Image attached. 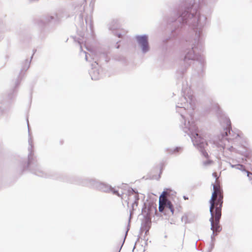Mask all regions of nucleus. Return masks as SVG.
<instances>
[{"mask_svg":"<svg viewBox=\"0 0 252 252\" xmlns=\"http://www.w3.org/2000/svg\"><path fill=\"white\" fill-rule=\"evenodd\" d=\"M197 7L196 4H192L179 12L177 18L173 22L170 35L163 41L164 44H167L169 41L182 35L189 30H191L194 34L192 38L186 40L188 47L184 52L181 66L177 71L176 75L178 79L183 78L187 69L194 61L198 63V66L195 69L197 76L202 77L204 75L206 62L200 53L202 49V29L206 24L207 17L201 15Z\"/></svg>","mask_w":252,"mask_h":252,"instance_id":"f257e3e1","label":"nucleus"},{"mask_svg":"<svg viewBox=\"0 0 252 252\" xmlns=\"http://www.w3.org/2000/svg\"><path fill=\"white\" fill-rule=\"evenodd\" d=\"M182 94L176 105V112L181 117L180 126L183 131L191 138L193 145L206 158L209 157L205 150L208 145L206 140L201 136L194 119L193 110L195 107V98L191 94L190 88L184 87L183 84Z\"/></svg>","mask_w":252,"mask_h":252,"instance_id":"f03ea898","label":"nucleus"},{"mask_svg":"<svg viewBox=\"0 0 252 252\" xmlns=\"http://www.w3.org/2000/svg\"><path fill=\"white\" fill-rule=\"evenodd\" d=\"M29 147L28 148V158L27 163L23 166V170L29 169L31 173L38 176L44 178H51L54 179L60 180L63 182H67L71 184L81 185L94 189L96 179L80 177H68L66 175L55 172H45L37 162L33 153V145L32 138H29Z\"/></svg>","mask_w":252,"mask_h":252,"instance_id":"7ed1b4c3","label":"nucleus"},{"mask_svg":"<svg viewBox=\"0 0 252 252\" xmlns=\"http://www.w3.org/2000/svg\"><path fill=\"white\" fill-rule=\"evenodd\" d=\"M215 109L220 122L223 128L217 139L214 141V144L220 151L225 149L230 152L235 148L233 145H238L240 143L241 136L238 130L237 132L232 130L231 121L229 118L220 110L218 104H215Z\"/></svg>","mask_w":252,"mask_h":252,"instance_id":"20e7f679","label":"nucleus"},{"mask_svg":"<svg viewBox=\"0 0 252 252\" xmlns=\"http://www.w3.org/2000/svg\"><path fill=\"white\" fill-rule=\"evenodd\" d=\"M60 22V17L57 14L44 16L36 21V23L39 27L44 28L43 32L46 29L50 30L54 28L55 26Z\"/></svg>","mask_w":252,"mask_h":252,"instance_id":"39448f33","label":"nucleus"},{"mask_svg":"<svg viewBox=\"0 0 252 252\" xmlns=\"http://www.w3.org/2000/svg\"><path fill=\"white\" fill-rule=\"evenodd\" d=\"M127 199L126 200V202L127 203V206L129 204V201H132L131 205V209L130 210V215L129 220L131 219L133 212L134 210V206H137L138 204V201L139 200V193L136 189L129 188L127 190Z\"/></svg>","mask_w":252,"mask_h":252,"instance_id":"423d86ee","label":"nucleus"},{"mask_svg":"<svg viewBox=\"0 0 252 252\" xmlns=\"http://www.w3.org/2000/svg\"><path fill=\"white\" fill-rule=\"evenodd\" d=\"M135 39L143 54H146L150 51L148 35L146 34L136 35L135 36Z\"/></svg>","mask_w":252,"mask_h":252,"instance_id":"0eeeda50","label":"nucleus"},{"mask_svg":"<svg viewBox=\"0 0 252 252\" xmlns=\"http://www.w3.org/2000/svg\"><path fill=\"white\" fill-rule=\"evenodd\" d=\"M108 30L111 32L119 38H123L126 32L121 29V25L118 19H113L107 25Z\"/></svg>","mask_w":252,"mask_h":252,"instance_id":"6e6552de","label":"nucleus"},{"mask_svg":"<svg viewBox=\"0 0 252 252\" xmlns=\"http://www.w3.org/2000/svg\"><path fill=\"white\" fill-rule=\"evenodd\" d=\"M35 52V50L33 51V53L32 56H31L30 61H29L28 59H27L22 63L20 72L19 73V76L15 81V89H16L17 87H18V86L20 85V82L23 78V77L24 75V72L26 71L30 67L32 60L33 58V55H34Z\"/></svg>","mask_w":252,"mask_h":252,"instance_id":"1a4fd4ad","label":"nucleus"},{"mask_svg":"<svg viewBox=\"0 0 252 252\" xmlns=\"http://www.w3.org/2000/svg\"><path fill=\"white\" fill-rule=\"evenodd\" d=\"M95 61L98 63V65L100 64L101 65L102 64L106 63L108 62L110 60V58L108 56V52L106 51H98L96 52L95 55Z\"/></svg>","mask_w":252,"mask_h":252,"instance_id":"9d476101","label":"nucleus"},{"mask_svg":"<svg viewBox=\"0 0 252 252\" xmlns=\"http://www.w3.org/2000/svg\"><path fill=\"white\" fill-rule=\"evenodd\" d=\"M92 69L89 71V74L92 80H97L100 78V72L98 69V63L94 62L92 64Z\"/></svg>","mask_w":252,"mask_h":252,"instance_id":"9b49d317","label":"nucleus"},{"mask_svg":"<svg viewBox=\"0 0 252 252\" xmlns=\"http://www.w3.org/2000/svg\"><path fill=\"white\" fill-rule=\"evenodd\" d=\"M213 186V192L212 193L211 198L209 201L211 209L214 205L215 200L214 198L217 197V195L222 194V189L218 187L217 185H214L212 183Z\"/></svg>","mask_w":252,"mask_h":252,"instance_id":"f8f14e48","label":"nucleus"},{"mask_svg":"<svg viewBox=\"0 0 252 252\" xmlns=\"http://www.w3.org/2000/svg\"><path fill=\"white\" fill-rule=\"evenodd\" d=\"M94 189L101 191L110 192V189H112V187L108 184L96 180Z\"/></svg>","mask_w":252,"mask_h":252,"instance_id":"ddd939ff","label":"nucleus"},{"mask_svg":"<svg viewBox=\"0 0 252 252\" xmlns=\"http://www.w3.org/2000/svg\"><path fill=\"white\" fill-rule=\"evenodd\" d=\"M80 13L79 14L77 19L78 20V23H77V26L80 27V28L82 29V30H85L86 28V25H87V21L85 20L86 21V25L84 24V20H83V17H84V14L83 12L84 11V7H82L81 6L80 7Z\"/></svg>","mask_w":252,"mask_h":252,"instance_id":"4468645a","label":"nucleus"},{"mask_svg":"<svg viewBox=\"0 0 252 252\" xmlns=\"http://www.w3.org/2000/svg\"><path fill=\"white\" fill-rule=\"evenodd\" d=\"M151 226V221L148 217H145V219L141 223V231H145V235H147Z\"/></svg>","mask_w":252,"mask_h":252,"instance_id":"2eb2a0df","label":"nucleus"},{"mask_svg":"<svg viewBox=\"0 0 252 252\" xmlns=\"http://www.w3.org/2000/svg\"><path fill=\"white\" fill-rule=\"evenodd\" d=\"M213 216L214 218V221H220L221 216V207H219L215 205L212 207Z\"/></svg>","mask_w":252,"mask_h":252,"instance_id":"dca6fc26","label":"nucleus"},{"mask_svg":"<svg viewBox=\"0 0 252 252\" xmlns=\"http://www.w3.org/2000/svg\"><path fill=\"white\" fill-rule=\"evenodd\" d=\"M234 168L241 171L244 175H247V176L250 180H252V174L246 170L244 165L240 164H235V167H234Z\"/></svg>","mask_w":252,"mask_h":252,"instance_id":"f3484780","label":"nucleus"},{"mask_svg":"<svg viewBox=\"0 0 252 252\" xmlns=\"http://www.w3.org/2000/svg\"><path fill=\"white\" fill-rule=\"evenodd\" d=\"M221 226L220 224V221H214V224L211 225V229L213 230V234L216 233V235H218V233H219L221 230Z\"/></svg>","mask_w":252,"mask_h":252,"instance_id":"a211bd4d","label":"nucleus"},{"mask_svg":"<svg viewBox=\"0 0 252 252\" xmlns=\"http://www.w3.org/2000/svg\"><path fill=\"white\" fill-rule=\"evenodd\" d=\"M164 207H165V211H170L172 215L174 214V207H173V205L172 202L170 201H169L168 200H165Z\"/></svg>","mask_w":252,"mask_h":252,"instance_id":"6ab92c4d","label":"nucleus"},{"mask_svg":"<svg viewBox=\"0 0 252 252\" xmlns=\"http://www.w3.org/2000/svg\"><path fill=\"white\" fill-rule=\"evenodd\" d=\"M183 147L177 146L173 149H168V153L170 154H179L183 151Z\"/></svg>","mask_w":252,"mask_h":252,"instance_id":"aec40b11","label":"nucleus"},{"mask_svg":"<svg viewBox=\"0 0 252 252\" xmlns=\"http://www.w3.org/2000/svg\"><path fill=\"white\" fill-rule=\"evenodd\" d=\"M217 199L216 202H215V206H218L219 207H221L223 203V194L217 195Z\"/></svg>","mask_w":252,"mask_h":252,"instance_id":"412c9836","label":"nucleus"},{"mask_svg":"<svg viewBox=\"0 0 252 252\" xmlns=\"http://www.w3.org/2000/svg\"><path fill=\"white\" fill-rule=\"evenodd\" d=\"M164 163H161L160 164V167H159L160 171H159V173L158 175V176H156V175H153L152 176V177H151V178L152 179H156V180H159L160 178V177H161V174L162 173V171H163V170L164 169Z\"/></svg>","mask_w":252,"mask_h":252,"instance_id":"4be33fe9","label":"nucleus"},{"mask_svg":"<svg viewBox=\"0 0 252 252\" xmlns=\"http://www.w3.org/2000/svg\"><path fill=\"white\" fill-rule=\"evenodd\" d=\"M153 211L152 208L148 207V208L146 207V205L144 203V207L142 209V213H145L147 216L150 215L151 212Z\"/></svg>","mask_w":252,"mask_h":252,"instance_id":"5701e85b","label":"nucleus"},{"mask_svg":"<svg viewBox=\"0 0 252 252\" xmlns=\"http://www.w3.org/2000/svg\"><path fill=\"white\" fill-rule=\"evenodd\" d=\"M6 106L3 101H0V116H2L5 112Z\"/></svg>","mask_w":252,"mask_h":252,"instance_id":"b1692460","label":"nucleus"},{"mask_svg":"<svg viewBox=\"0 0 252 252\" xmlns=\"http://www.w3.org/2000/svg\"><path fill=\"white\" fill-rule=\"evenodd\" d=\"M110 192H112L113 194H115L119 197L121 196V195L123 194H124L123 193H122V194H120L118 190L116 189H114V188H112V189H110Z\"/></svg>","mask_w":252,"mask_h":252,"instance_id":"393cba45","label":"nucleus"},{"mask_svg":"<svg viewBox=\"0 0 252 252\" xmlns=\"http://www.w3.org/2000/svg\"><path fill=\"white\" fill-rule=\"evenodd\" d=\"M210 214H211V217L210 218V220H209V221H210L211 222V225H212V224H214V222L213 221V211H212V208L211 209V208L210 207Z\"/></svg>","mask_w":252,"mask_h":252,"instance_id":"a878e982","label":"nucleus"},{"mask_svg":"<svg viewBox=\"0 0 252 252\" xmlns=\"http://www.w3.org/2000/svg\"><path fill=\"white\" fill-rule=\"evenodd\" d=\"M212 162V160L210 159H207L204 161H203V165L204 166H208L210 165Z\"/></svg>","mask_w":252,"mask_h":252,"instance_id":"bb28decb","label":"nucleus"},{"mask_svg":"<svg viewBox=\"0 0 252 252\" xmlns=\"http://www.w3.org/2000/svg\"><path fill=\"white\" fill-rule=\"evenodd\" d=\"M217 235H216V233L215 232V234H213L211 235V241H212V243H211V246L212 247H214V241H215V236H216Z\"/></svg>","mask_w":252,"mask_h":252,"instance_id":"cd10ccee","label":"nucleus"},{"mask_svg":"<svg viewBox=\"0 0 252 252\" xmlns=\"http://www.w3.org/2000/svg\"><path fill=\"white\" fill-rule=\"evenodd\" d=\"M182 221H185V223H187V217L186 216H183L181 218Z\"/></svg>","mask_w":252,"mask_h":252,"instance_id":"c85d7f7f","label":"nucleus"},{"mask_svg":"<svg viewBox=\"0 0 252 252\" xmlns=\"http://www.w3.org/2000/svg\"><path fill=\"white\" fill-rule=\"evenodd\" d=\"M83 53H84V54H85V59H86V60L87 61H88L89 60V57H88V53H87L86 52H85V51L83 52ZM89 56H91V55H90V54H89Z\"/></svg>","mask_w":252,"mask_h":252,"instance_id":"c756f323","label":"nucleus"},{"mask_svg":"<svg viewBox=\"0 0 252 252\" xmlns=\"http://www.w3.org/2000/svg\"><path fill=\"white\" fill-rule=\"evenodd\" d=\"M165 194H166V191L165 190H164L159 196V199H160L161 196L165 195Z\"/></svg>","mask_w":252,"mask_h":252,"instance_id":"7c9ffc66","label":"nucleus"},{"mask_svg":"<svg viewBox=\"0 0 252 252\" xmlns=\"http://www.w3.org/2000/svg\"><path fill=\"white\" fill-rule=\"evenodd\" d=\"M120 42V41H118L116 42V45L115 46L116 48L119 49L120 48V45L118 44V43Z\"/></svg>","mask_w":252,"mask_h":252,"instance_id":"2f4dec72","label":"nucleus"},{"mask_svg":"<svg viewBox=\"0 0 252 252\" xmlns=\"http://www.w3.org/2000/svg\"><path fill=\"white\" fill-rule=\"evenodd\" d=\"M158 209H159V212H163V209L162 207L160 205L159 206Z\"/></svg>","mask_w":252,"mask_h":252,"instance_id":"473e14b6","label":"nucleus"},{"mask_svg":"<svg viewBox=\"0 0 252 252\" xmlns=\"http://www.w3.org/2000/svg\"><path fill=\"white\" fill-rule=\"evenodd\" d=\"M230 165L232 168H234V167H235V164H232L231 163H230Z\"/></svg>","mask_w":252,"mask_h":252,"instance_id":"72a5a7b5","label":"nucleus"},{"mask_svg":"<svg viewBox=\"0 0 252 252\" xmlns=\"http://www.w3.org/2000/svg\"><path fill=\"white\" fill-rule=\"evenodd\" d=\"M183 198L185 199V200H188L189 199L188 197L184 195L183 196Z\"/></svg>","mask_w":252,"mask_h":252,"instance_id":"f704fd0d","label":"nucleus"},{"mask_svg":"<svg viewBox=\"0 0 252 252\" xmlns=\"http://www.w3.org/2000/svg\"><path fill=\"white\" fill-rule=\"evenodd\" d=\"M27 124H28V126L29 133H30V129H29V121L28 119H27Z\"/></svg>","mask_w":252,"mask_h":252,"instance_id":"c9c22d12","label":"nucleus"},{"mask_svg":"<svg viewBox=\"0 0 252 252\" xmlns=\"http://www.w3.org/2000/svg\"><path fill=\"white\" fill-rule=\"evenodd\" d=\"M128 230H129V228H127V230H126V232L125 237H126V234H127V231H128Z\"/></svg>","mask_w":252,"mask_h":252,"instance_id":"e433bc0d","label":"nucleus"},{"mask_svg":"<svg viewBox=\"0 0 252 252\" xmlns=\"http://www.w3.org/2000/svg\"><path fill=\"white\" fill-rule=\"evenodd\" d=\"M215 173H213V175L214 176H215V177H216V176H215Z\"/></svg>","mask_w":252,"mask_h":252,"instance_id":"4c0bfd02","label":"nucleus"},{"mask_svg":"<svg viewBox=\"0 0 252 252\" xmlns=\"http://www.w3.org/2000/svg\"><path fill=\"white\" fill-rule=\"evenodd\" d=\"M215 173H213V175L214 176H215V177H216V176H215Z\"/></svg>","mask_w":252,"mask_h":252,"instance_id":"58836bf2","label":"nucleus"},{"mask_svg":"<svg viewBox=\"0 0 252 252\" xmlns=\"http://www.w3.org/2000/svg\"><path fill=\"white\" fill-rule=\"evenodd\" d=\"M197 243V241H196V242H195V247H196Z\"/></svg>","mask_w":252,"mask_h":252,"instance_id":"ea45409f","label":"nucleus"},{"mask_svg":"<svg viewBox=\"0 0 252 252\" xmlns=\"http://www.w3.org/2000/svg\"><path fill=\"white\" fill-rule=\"evenodd\" d=\"M80 49H81V50H82V47L81 46H80Z\"/></svg>","mask_w":252,"mask_h":252,"instance_id":"a19ab883","label":"nucleus"},{"mask_svg":"<svg viewBox=\"0 0 252 252\" xmlns=\"http://www.w3.org/2000/svg\"><path fill=\"white\" fill-rule=\"evenodd\" d=\"M124 240H125V238L124 239ZM125 242V240L123 241V243Z\"/></svg>","mask_w":252,"mask_h":252,"instance_id":"79ce46f5","label":"nucleus"},{"mask_svg":"<svg viewBox=\"0 0 252 252\" xmlns=\"http://www.w3.org/2000/svg\"><path fill=\"white\" fill-rule=\"evenodd\" d=\"M84 1H86V0H84Z\"/></svg>","mask_w":252,"mask_h":252,"instance_id":"37998d69","label":"nucleus"}]
</instances>
